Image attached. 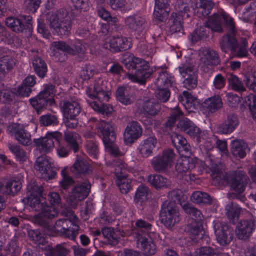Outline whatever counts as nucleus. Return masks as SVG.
Here are the masks:
<instances>
[{"mask_svg": "<svg viewBox=\"0 0 256 256\" xmlns=\"http://www.w3.org/2000/svg\"><path fill=\"white\" fill-rule=\"evenodd\" d=\"M27 197L24 199V202L34 210L40 212V216L36 218L38 225L42 228L47 230L49 228L48 222L44 218L52 219L58 214V209L56 206L60 204L61 197L58 192H50L48 195V198L50 206L45 202H41L43 188L36 184L34 182L28 186Z\"/></svg>", "mask_w": 256, "mask_h": 256, "instance_id": "1", "label": "nucleus"}, {"mask_svg": "<svg viewBox=\"0 0 256 256\" xmlns=\"http://www.w3.org/2000/svg\"><path fill=\"white\" fill-rule=\"evenodd\" d=\"M96 222L99 224L104 238L110 244H117L120 238L124 236L122 226L112 215L110 210L100 213Z\"/></svg>", "mask_w": 256, "mask_h": 256, "instance_id": "2", "label": "nucleus"}, {"mask_svg": "<svg viewBox=\"0 0 256 256\" xmlns=\"http://www.w3.org/2000/svg\"><path fill=\"white\" fill-rule=\"evenodd\" d=\"M123 63L126 68L131 72L128 74L129 80L140 85L144 84L146 79L153 72V70L150 68L148 62L141 58L134 56L132 54L128 55L124 58Z\"/></svg>", "mask_w": 256, "mask_h": 256, "instance_id": "3", "label": "nucleus"}, {"mask_svg": "<svg viewBox=\"0 0 256 256\" xmlns=\"http://www.w3.org/2000/svg\"><path fill=\"white\" fill-rule=\"evenodd\" d=\"M110 92L108 90H104L102 88L94 85L93 88H88L86 95L91 99L88 101L89 105L95 111L108 115L111 112L112 108L106 102L110 99Z\"/></svg>", "mask_w": 256, "mask_h": 256, "instance_id": "4", "label": "nucleus"}, {"mask_svg": "<svg viewBox=\"0 0 256 256\" xmlns=\"http://www.w3.org/2000/svg\"><path fill=\"white\" fill-rule=\"evenodd\" d=\"M172 194L175 196V199L174 200V203L167 201L164 202L161 206L160 212V220L161 222L168 228H172L180 220V214L176 203L177 202L180 204V196L176 192H173Z\"/></svg>", "mask_w": 256, "mask_h": 256, "instance_id": "5", "label": "nucleus"}, {"mask_svg": "<svg viewBox=\"0 0 256 256\" xmlns=\"http://www.w3.org/2000/svg\"><path fill=\"white\" fill-rule=\"evenodd\" d=\"M97 128L107 151L114 156H121L122 152L114 144L116 140V134L114 131V124L110 122L101 120L98 123Z\"/></svg>", "mask_w": 256, "mask_h": 256, "instance_id": "6", "label": "nucleus"}, {"mask_svg": "<svg viewBox=\"0 0 256 256\" xmlns=\"http://www.w3.org/2000/svg\"><path fill=\"white\" fill-rule=\"evenodd\" d=\"M34 21L30 15L20 14L16 16H8L6 18V25L10 30L26 36L30 37L34 32Z\"/></svg>", "mask_w": 256, "mask_h": 256, "instance_id": "7", "label": "nucleus"}, {"mask_svg": "<svg viewBox=\"0 0 256 256\" xmlns=\"http://www.w3.org/2000/svg\"><path fill=\"white\" fill-rule=\"evenodd\" d=\"M50 25L55 34L59 36H68L70 33L72 22L68 12L61 8L56 13H52L49 18Z\"/></svg>", "mask_w": 256, "mask_h": 256, "instance_id": "8", "label": "nucleus"}, {"mask_svg": "<svg viewBox=\"0 0 256 256\" xmlns=\"http://www.w3.org/2000/svg\"><path fill=\"white\" fill-rule=\"evenodd\" d=\"M54 93V86L48 84L38 95L29 99L30 105L38 114L42 113L48 105L52 106L55 104Z\"/></svg>", "mask_w": 256, "mask_h": 256, "instance_id": "9", "label": "nucleus"}, {"mask_svg": "<svg viewBox=\"0 0 256 256\" xmlns=\"http://www.w3.org/2000/svg\"><path fill=\"white\" fill-rule=\"evenodd\" d=\"M78 222V218L76 216L72 220L58 219L54 224L56 234L72 240H75L80 230Z\"/></svg>", "mask_w": 256, "mask_h": 256, "instance_id": "10", "label": "nucleus"}, {"mask_svg": "<svg viewBox=\"0 0 256 256\" xmlns=\"http://www.w3.org/2000/svg\"><path fill=\"white\" fill-rule=\"evenodd\" d=\"M30 126L26 123L12 122L8 126L7 131L18 144L28 146L32 144V136L28 130Z\"/></svg>", "mask_w": 256, "mask_h": 256, "instance_id": "11", "label": "nucleus"}, {"mask_svg": "<svg viewBox=\"0 0 256 256\" xmlns=\"http://www.w3.org/2000/svg\"><path fill=\"white\" fill-rule=\"evenodd\" d=\"M61 137L62 134L60 132H48L44 137L34 138L33 142L36 146V150L42 154H46L53 150L55 143L60 144Z\"/></svg>", "mask_w": 256, "mask_h": 256, "instance_id": "12", "label": "nucleus"}, {"mask_svg": "<svg viewBox=\"0 0 256 256\" xmlns=\"http://www.w3.org/2000/svg\"><path fill=\"white\" fill-rule=\"evenodd\" d=\"M114 173L116 183L120 192L123 194H127L132 188V180L128 178L124 164L122 162L114 164L112 170Z\"/></svg>", "mask_w": 256, "mask_h": 256, "instance_id": "13", "label": "nucleus"}, {"mask_svg": "<svg viewBox=\"0 0 256 256\" xmlns=\"http://www.w3.org/2000/svg\"><path fill=\"white\" fill-rule=\"evenodd\" d=\"M175 158L173 150L165 149L162 154L154 156L151 160V165L156 172L166 171L172 164Z\"/></svg>", "mask_w": 256, "mask_h": 256, "instance_id": "14", "label": "nucleus"}, {"mask_svg": "<svg viewBox=\"0 0 256 256\" xmlns=\"http://www.w3.org/2000/svg\"><path fill=\"white\" fill-rule=\"evenodd\" d=\"M214 230L218 243L222 246L228 244L234 236V228L224 222H214Z\"/></svg>", "mask_w": 256, "mask_h": 256, "instance_id": "15", "label": "nucleus"}, {"mask_svg": "<svg viewBox=\"0 0 256 256\" xmlns=\"http://www.w3.org/2000/svg\"><path fill=\"white\" fill-rule=\"evenodd\" d=\"M132 46L130 40L122 34L112 36L108 42L104 44V48L114 53L125 51L130 48Z\"/></svg>", "mask_w": 256, "mask_h": 256, "instance_id": "16", "label": "nucleus"}, {"mask_svg": "<svg viewBox=\"0 0 256 256\" xmlns=\"http://www.w3.org/2000/svg\"><path fill=\"white\" fill-rule=\"evenodd\" d=\"M54 164L52 158L47 156H41L37 158L34 168L40 172L44 179L48 180L54 179L56 176Z\"/></svg>", "mask_w": 256, "mask_h": 256, "instance_id": "17", "label": "nucleus"}, {"mask_svg": "<svg viewBox=\"0 0 256 256\" xmlns=\"http://www.w3.org/2000/svg\"><path fill=\"white\" fill-rule=\"evenodd\" d=\"M186 231L192 240L193 243L208 242L210 239L208 236L204 234L202 222L192 221L186 228Z\"/></svg>", "mask_w": 256, "mask_h": 256, "instance_id": "18", "label": "nucleus"}, {"mask_svg": "<svg viewBox=\"0 0 256 256\" xmlns=\"http://www.w3.org/2000/svg\"><path fill=\"white\" fill-rule=\"evenodd\" d=\"M90 186L88 179L78 181L72 189L69 198L70 201L76 204L78 202L85 199L90 192Z\"/></svg>", "mask_w": 256, "mask_h": 256, "instance_id": "19", "label": "nucleus"}, {"mask_svg": "<svg viewBox=\"0 0 256 256\" xmlns=\"http://www.w3.org/2000/svg\"><path fill=\"white\" fill-rule=\"evenodd\" d=\"M146 20L144 16L135 14L125 18V25L130 32L142 36L146 32Z\"/></svg>", "mask_w": 256, "mask_h": 256, "instance_id": "20", "label": "nucleus"}, {"mask_svg": "<svg viewBox=\"0 0 256 256\" xmlns=\"http://www.w3.org/2000/svg\"><path fill=\"white\" fill-rule=\"evenodd\" d=\"M178 71L182 77L184 87L190 90L197 86V76L192 66L188 64H183L178 67Z\"/></svg>", "mask_w": 256, "mask_h": 256, "instance_id": "21", "label": "nucleus"}, {"mask_svg": "<svg viewBox=\"0 0 256 256\" xmlns=\"http://www.w3.org/2000/svg\"><path fill=\"white\" fill-rule=\"evenodd\" d=\"M178 128L188 134L194 140H198L200 136L205 137L206 130H201L192 120L185 118L180 120L177 124Z\"/></svg>", "mask_w": 256, "mask_h": 256, "instance_id": "22", "label": "nucleus"}, {"mask_svg": "<svg viewBox=\"0 0 256 256\" xmlns=\"http://www.w3.org/2000/svg\"><path fill=\"white\" fill-rule=\"evenodd\" d=\"M138 248L148 256H153L156 252V245L150 234H138L137 236Z\"/></svg>", "mask_w": 256, "mask_h": 256, "instance_id": "23", "label": "nucleus"}, {"mask_svg": "<svg viewBox=\"0 0 256 256\" xmlns=\"http://www.w3.org/2000/svg\"><path fill=\"white\" fill-rule=\"evenodd\" d=\"M142 132V129L140 124L136 121H132L128 124L124 132L125 142L133 143L141 136Z\"/></svg>", "mask_w": 256, "mask_h": 256, "instance_id": "24", "label": "nucleus"}, {"mask_svg": "<svg viewBox=\"0 0 256 256\" xmlns=\"http://www.w3.org/2000/svg\"><path fill=\"white\" fill-rule=\"evenodd\" d=\"M255 226V222L252 220H240L236 229L238 238L240 240H246L249 238L254 230Z\"/></svg>", "mask_w": 256, "mask_h": 256, "instance_id": "25", "label": "nucleus"}, {"mask_svg": "<svg viewBox=\"0 0 256 256\" xmlns=\"http://www.w3.org/2000/svg\"><path fill=\"white\" fill-rule=\"evenodd\" d=\"M60 105L65 118H76L81 112L80 104L74 100H64L60 102Z\"/></svg>", "mask_w": 256, "mask_h": 256, "instance_id": "26", "label": "nucleus"}, {"mask_svg": "<svg viewBox=\"0 0 256 256\" xmlns=\"http://www.w3.org/2000/svg\"><path fill=\"white\" fill-rule=\"evenodd\" d=\"M236 33H228L224 35L220 42V47L224 52L230 51L235 52L238 48V42L236 36Z\"/></svg>", "mask_w": 256, "mask_h": 256, "instance_id": "27", "label": "nucleus"}, {"mask_svg": "<svg viewBox=\"0 0 256 256\" xmlns=\"http://www.w3.org/2000/svg\"><path fill=\"white\" fill-rule=\"evenodd\" d=\"M239 124V120L234 114H229L225 120L218 126V132L228 134L232 132Z\"/></svg>", "mask_w": 256, "mask_h": 256, "instance_id": "28", "label": "nucleus"}, {"mask_svg": "<svg viewBox=\"0 0 256 256\" xmlns=\"http://www.w3.org/2000/svg\"><path fill=\"white\" fill-rule=\"evenodd\" d=\"M169 4L165 0H155L154 17L156 20L163 22L168 15Z\"/></svg>", "mask_w": 256, "mask_h": 256, "instance_id": "29", "label": "nucleus"}, {"mask_svg": "<svg viewBox=\"0 0 256 256\" xmlns=\"http://www.w3.org/2000/svg\"><path fill=\"white\" fill-rule=\"evenodd\" d=\"M32 68L35 74L40 78H44L48 72V66L40 56L35 55L32 59Z\"/></svg>", "mask_w": 256, "mask_h": 256, "instance_id": "30", "label": "nucleus"}, {"mask_svg": "<svg viewBox=\"0 0 256 256\" xmlns=\"http://www.w3.org/2000/svg\"><path fill=\"white\" fill-rule=\"evenodd\" d=\"M179 102L189 112L197 110L196 99L190 92L184 90L178 97Z\"/></svg>", "mask_w": 256, "mask_h": 256, "instance_id": "31", "label": "nucleus"}, {"mask_svg": "<svg viewBox=\"0 0 256 256\" xmlns=\"http://www.w3.org/2000/svg\"><path fill=\"white\" fill-rule=\"evenodd\" d=\"M157 143L155 136H150L143 140L139 147L140 154L144 158H147L152 154V151Z\"/></svg>", "mask_w": 256, "mask_h": 256, "instance_id": "32", "label": "nucleus"}, {"mask_svg": "<svg viewBox=\"0 0 256 256\" xmlns=\"http://www.w3.org/2000/svg\"><path fill=\"white\" fill-rule=\"evenodd\" d=\"M52 46L54 48V55L58 58V60L60 62L65 61L67 59V56L65 52L70 53L71 47L63 41L54 42Z\"/></svg>", "mask_w": 256, "mask_h": 256, "instance_id": "33", "label": "nucleus"}, {"mask_svg": "<svg viewBox=\"0 0 256 256\" xmlns=\"http://www.w3.org/2000/svg\"><path fill=\"white\" fill-rule=\"evenodd\" d=\"M183 116V112L178 106H175L171 111L170 116L162 124L163 130L169 132L175 126L176 122Z\"/></svg>", "mask_w": 256, "mask_h": 256, "instance_id": "34", "label": "nucleus"}, {"mask_svg": "<svg viewBox=\"0 0 256 256\" xmlns=\"http://www.w3.org/2000/svg\"><path fill=\"white\" fill-rule=\"evenodd\" d=\"M172 142L180 154L183 156L190 152V146L188 144L186 138L182 135L175 134L172 138Z\"/></svg>", "mask_w": 256, "mask_h": 256, "instance_id": "35", "label": "nucleus"}, {"mask_svg": "<svg viewBox=\"0 0 256 256\" xmlns=\"http://www.w3.org/2000/svg\"><path fill=\"white\" fill-rule=\"evenodd\" d=\"M80 138V134L74 131L67 130L64 132V138L66 146L70 150L74 152H77L79 150L78 141Z\"/></svg>", "mask_w": 256, "mask_h": 256, "instance_id": "36", "label": "nucleus"}, {"mask_svg": "<svg viewBox=\"0 0 256 256\" xmlns=\"http://www.w3.org/2000/svg\"><path fill=\"white\" fill-rule=\"evenodd\" d=\"M151 192L149 188L140 184L137 188L134 196V200L138 206H143L150 198Z\"/></svg>", "mask_w": 256, "mask_h": 256, "instance_id": "37", "label": "nucleus"}, {"mask_svg": "<svg viewBox=\"0 0 256 256\" xmlns=\"http://www.w3.org/2000/svg\"><path fill=\"white\" fill-rule=\"evenodd\" d=\"M230 180L231 186L234 190L240 194L244 191L246 184L244 180V174L242 172H234L230 178Z\"/></svg>", "mask_w": 256, "mask_h": 256, "instance_id": "38", "label": "nucleus"}, {"mask_svg": "<svg viewBox=\"0 0 256 256\" xmlns=\"http://www.w3.org/2000/svg\"><path fill=\"white\" fill-rule=\"evenodd\" d=\"M202 60L206 66H215L220 64V60L218 52L213 50L206 48L202 52Z\"/></svg>", "mask_w": 256, "mask_h": 256, "instance_id": "39", "label": "nucleus"}, {"mask_svg": "<svg viewBox=\"0 0 256 256\" xmlns=\"http://www.w3.org/2000/svg\"><path fill=\"white\" fill-rule=\"evenodd\" d=\"M18 102V98L14 90H0V104L8 105L16 104Z\"/></svg>", "mask_w": 256, "mask_h": 256, "instance_id": "40", "label": "nucleus"}, {"mask_svg": "<svg viewBox=\"0 0 256 256\" xmlns=\"http://www.w3.org/2000/svg\"><path fill=\"white\" fill-rule=\"evenodd\" d=\"M22 183L16 178L8 181L6 185L0 188V192L5 195L14 196L21 188Z\"/></svg>", "mask_w": 256, "mask_h": 256, "instance_id": "41", "label": "nucleus"}, {"mask_svg": "<svg viewBox=\"0 0 256 256\" xmlns=\"http://www.w3.org/2000/svg\"><path fill=\"white\" fill-rule=\"evenodd\" d=\"M28 236L31 241L37 244L44 246L48 242V235L42 230H30Z\"/></svg>", "mask_w": 256, "mask_h": 256, "instance_id": "42", "label": "nucleus"}, {"mask_svg": "<svg viewBox=\"0 0 256 256\" xmlns=\"http://www.w3.org/2000/svg\"><path fill=\"white\" fill-rule=\"evenodd\" d=\"M194 166L192 163H190V160L185 158L180 161H178L175 166L176 172H177V176L180 178H184V176L185 180H186L187 176L186 173L188 170L193 168Z\"/></svg>", "mask_w": 256, "mask_h": 256, "instance_id": "43", "label": "nucleus"}, {"mask_svg": "<svg viewBox=\"0 0 256 256\" xmlns=\"http://www.w3.org/2000/svg\"><path fill=\"white\" fill-rule=\"evenodd\" d=\"M222 104V98L219 95H214L206 99L203 104L204 106L212 113L220 110Z\"/></svg>", "mask_w": 256, "mask_h": 256, "instance_id": "44", "label": "nucleus"}, {"mask_svg": "<svg viewBox=\"0 0 256 256\" xmlns=\"http://www.w3.org/2000/svg\"><path fill=\"white\" fill-rule=\"evenodd\" d=\"M172 22V24L170 26V31L172 33H178L183 34L184 29L182 26L183 18L180 13L172 12L170 19Z\"/></svg>", "mask_w": 256, "mask_h": 256, "instance_id": "45", "label": "nucleus"}, {"mask_svg": "<svg viewBox=\"0 0 256 256\" xmlns=\"http://www.w3.org/2000/svg\"><path fill=\"white\" fill-rule=\"evenodd\" d=\"M248 149V144L243 140H235L232 144L231 152L234 156L244 158Z\"/></svg>", "mask_w": 256, "mask_h": 256, "instance_id": "46", "label": "nucleus"}, {"mask_svg": "<svg viewBox=\"0 0 256 256\" xmlns=\"http://www.w3.org/2000/svg\"><path fill=\"white\" fill-rule=\"evenodd\" d=\"M222 16L218 14H214L210 16L206 21L205 26L210 30L216 32H222Z\"/></svg>", "mask_w": 256, "mask_h": 256, "instance_id": "47", "label": "nucleus"}, {"mask_svg": "<svg viewBox=\"0 0 256 256\" xmlns=\"http://www.w3.org/2000/svg\"><path fill=\"white\" fill-rule=\"evenodd\" d=\"M226 210L230 220L233 224L236 223L242 212L241 207L236 203L231 202L226 206Z\"/></svg>", "mask_w": 256, "mask_h": 256, "instance_id": "48", "label": "nucleus"}, {"mask_svg": "<svg viewBox=\"0 0 256 256\" xmlns=\"http://www.w3.org/2000/svg\"><path fill=\"white\" fill-rule=\"evenodd\" d=\"M209 30L204 25L196 28L188 36V38L193 44L197 42L206 40L208 37Z\"/></svg>", "mask_w": 256, "mask_h": 256, "instance_id": "49", "label": "nucleus"}, {"mask_svg": "<svg viewBox=\"0 0 256 256\" xmlns=\"http://www.w3.org/2000/svg\"><path fill=\"white\" fill-rule=\"evenodd\" d=\"M148 181L156 190L167 188L169 186L168 180L160 174H154L148 176Z\"/></svg>", "mask_w": 256, "mask_h": 256, "instance_id": "50", "label": "nucleus"}, {"mask_svg": "<svg viewBox=\"0 0 256 256\" xmlns=\"http://www.w3.org/2000/svg\"><path fill=\"white\" fill-rule=\"evenodd\" d=\"M214 4L210 0H196V12L200 14V16L206 17L210 13Z\"/></svg>", "mask_w": 256, "mask_h": 256, "instance_id": "51", "label": "nucleus"}, {"mask_svg": "<svg viewBox=\"0 0 256 256\" xmlns=\"http://www.w3.org/2000/svg\"><path fill=\"white\" fill-rule=\"evenodd\" d=\"M15 65L14 60L8 56L0 58V80L4 78L6 74L11 70Z\"/></svg>", "mask_w": 256, "mask_h": 256, "instance_id": "52", "label": "nucleus"}, {"mask_svg": "<svg viewBox=\"0 0 256 256\" xmlns=\"http://www.w3.org/2000/svg\"><path fill=\"white\" fill-rule=\"evenodd\" d=\"M191 200L193 202L199 204H210L212 202L209 194L200 191L194 192L192 194Z\"/></svg>", "mask_w": 256, "mask_h": 256, "instance_id": "53", "label": "nucleus"}, {"mask_svg": "<svg viewBox=\"0 0 256 256\" xmlns=\"http://www.w3.org/2000/svg\"><path fill=\"white\" fill-rule=\"evenodd\" d=\"M144 114L148 116H154L160 110V105L155 100L146 102L142 107Z\"/></svg>", "mask_w": 256, "mask_h": 256, "instance_id": "54", "label": "nucleus"}, {"mask_svg": "<svg viewBox=\"0 0 256 256\" xmlns=\"http://www.w3.org/2000/svg\"><path fill=\"white\" fill-rule=\"evenodd\" d=\"M72 172L76 174L85 175L88 174L90 170L88 162L82 160H76L74 164L72 167Z\"/></svg>", "mask_w": 256, "mask_h": 256, "instance_id": "55", "label": "nucleus"}, {"mask_svg": "<svg viewBox=\"0 0 256 256\" xmlns=\"http://www.w3.org/2000/svg\"><path fill=\"white\" fill-rule=\"evenodd\" d=\"M182 208L184 212L190 216L192 221L202 222L203 215L200 210L187 203Z\"/></svg>", "mask_w": 256, "mask_h": 256, "instance_id": "56", "label": "nucleus"}, {"mask_svg": "<svg viewBox=\"0 0 256 256\" xmlns=\"http://www.w3.org/2000/svg\"><path fill=\"white\" fill-rule=\"evenodd\" d=\"M8 150L14 155L16 159L20 162H23L26 160V154L25 151L17 144H9Z\"/></svg>", "mask_w": 256, "mask_h": 256, "instance_id": "57", "label": "nucleus"}, {"mask_svg": "<svg viewBox=\"0 0 256 256\" xmlns=\"http://www.w3.org/2000/svg\"><path fill=\"white\" fill-rule=\"evenodd\" d=\"M157 80L158 82L163 84L164 88H167L173 87V84L175 82L173 76L162 71L158 72Z\"/></svg>", "mask_w": 256, "mask_h": 256, "instance_id": "58", "label": "nucleus"}, {"mask_svg": "<svg viewBox=\"0 0 256 256\" xmlns=\"http://www.w3.org/2000/svg\"><path fill=\"white\" fill-rule=\"evenodd\" d=\"M41 126H55L58 124V120L56 116L50 114L42 115L39 120Z\"/></svg>", "mask_w": 256, "mask_h": 256, "instance_id": "59", "label": "nucleus"}, {"mask_svg": "<svg viewBox=\"0 0 256 256\" xmlns=\"http://www.w3.org/2000/svg\"><path fill=\"white\" fill-rule=\"evenodd\" d=\"M248 42L246 38H242L238 42V48L235 52L236 56L239 58L246 57L248 54Z\"/></svg>", "mask_w": 256, "mask_h": 256, "instance_id": "60", "label": "nucleus"}, {"mask_svg": "<svg viewBox=\"0 0 256 256\" xmlns=\"http://www.w3.org/2000/svg\"><path fill=\"white\" fill-rule=\"evenodd\" d=\"M228 80L233 90L239 92L246 91V88L243 84L236 75L233 74H230L228 78Z\"/></svg>", "mask_w": 256, "mask_h": 256, "instance_id": "61", "label": "nucleus"}, {"mask_svg": "<svg viewBox=\"0 0 256 256\" xmlns=\"http://www.w3.org/2000/svg\"><path fill=\"white\" fill-rule=\"evenodd\" d=\"M68 249L62 244H57L54 248H52L47 252L46 256H68Z\"/></svg>", "mask_w": 256, "mask_h": 256, "instance_id": "62", "label": "nucleus"}, {"mask_svg": "<svg viewBox=\"0 0 256 256\" xmlns=\"http://www.w3.org/2000/svg\"><path fill=\"white\" fill-rule=\"evenodd\" d=\"M244 102L248 106L254 119L256 121V95L249 94L245 98Z\"/></svg>", "mask_w": 256, "mask_h": 256, "instance_id": "63", "label": "nucleus"}, {"mask_svg": "<svg viewBox=\"0 0 256 256\" xmlns=\"http://www.w3.org/2000/svg\"><path fill=\"white\" fill-rule=\"evenodd\" d=\"M198 256H227L224 254H217L212 248L208 246H202L197 248L196 251Z\"/></svg>", "mask_w": 256, "mask_h": 256, "instance_id": "64", "label": "nucleus"}]
</instances>
